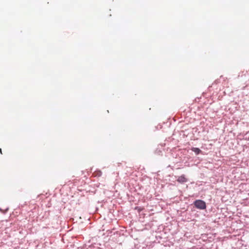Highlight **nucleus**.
<instances>
[{
  "label": "nucleus",
  "mask_w": 249,
  "mask_h": 249,
  "mask_svg": "<svg viewBox=\"0 0 249 249\" xmlns=\"http://www.w3.org/2000/svg\"><path fill=\"white\" fill-rule=\"evenodd\" d=\"M0 152L1 153V154H2V152H1V149H0Z\"/></svg>",
  "instance_id": "obj_5"
},
{
  "label": "nucleus",
  "mask_w": 249,
  "mask_h": 249,
  "mask_svg": "<svg viewBox=\"0 0 249 249\" xmlns=\"http://www.w3.org/2000/svg\"><path fill=\"white\" fill-rule=\"evenodd\" d=\"M194 205L198 209L203 210L206 207L205 202L201 200H197L195 201Z\"/></svg>",
  "instance_id": "obj_1"
},
{
  "label": "nucleus",
  "mask_w": 249,
  "mask_h": 249,
  "mask_svg": "<svg viewBox=\"0 0 249 249\" xmlns=\"http://www.w3.org/2000/svg\"><path fill=\"white\" fill-rule=\"evenodd\" d=\"M101 175H102V172L100 171H95V172H94L93 173V176H94V177H96V176L100 177L101 176Z\"/></svg>",
  "instance_id": "obj_4"
},
{
  "label": "nucleus",
  "mask_w": 249,
  "mask_h": 249,
  "mask_svg": "<svg viewBox=\"0 0 249 249\" xmlns=\"http://www.w3.org/2000/svg\"><path fill=\"white\" fill-rule=\"evenodd\" d=\"M187 181V178L185 177L184 175L178 177L177 179V181L180 183H183L186 182Z\"/></svg>",
  "instance_id": "obj_2"
},
{
  "label": "nucleus",
  "mask_w": 249,
  "mask_h": 249,
  "mask_svg": "<svg viewBox=\"0 0 249 249\" xmlns=\"http://www.w3.org/2000/svg\"><path fill=\"white\" fill-rule=\"evenodd\" d=\"M192 151L194 152L196 155L199 154L201 152V150L198 148L193 147L191 149Z\"/></svg>",
  "instance_id": "obj_3"
}]
</instances>
